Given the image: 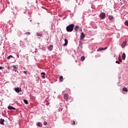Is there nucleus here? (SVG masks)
I'll return each mask as SVG.
<instances>
[{"label": "nucleus", "mask_w": 128, "mask_h": 128, "mask_svg": "<svg viewBox=\"0 0 128 128\" xmlns=\"http://www.w3.org/2000/svg\"><path fill=\"white\" fill-rule=\"evenodd\" d=\"M74 24H70L66 26V30L68 32H72L74 30Z\"/></svg>", "instance_id": "nucleus-1"}, {"label": "nucleus", "mask_w": 128, "mask_h": 128, "mask_svg": "<svg viewBox=\"0 0 128 128\" xmlns=\"http://www.w3.org/2000/svg\"><path fill=\"white\" fill-rule=\"evenodd\" d=\"M100 18H102V20H104V18H106V13L102 12L100 14Z\"/></svg>", "instance_id": "nucleus-2"}, {"label": "nucleus", "mask_w": 128, "mask_h": 128, "mask_svg": "<svg viewBox=\"0 0 128 128\" xmlns=\"http://www.w3.org/2000/svg\"><path fill=\"white\" fill-rule=\"evenodd\" d=\"M78 29H80V30H82V28H80L78 26H76L74 28L75 32H78Z\"/></svg>", "instance_id": "nucleus-3"}, {"label": "nucleus", "mask_w": 128, "mask_h": 128, "mask_svg": "<svg viewBox=\"0 0 128 128\" xmlns=\"http://www.w3.org/2000/svg\"><path fill=\"white\" fill-rule=\"evenodd\" d=\"M14 90L16 92H18H18H22V88H14Z\"/></svg>", "instance_id": "nucleus-4"}, {"label": "nucleus", "mask_w": 128, "mask_h": 128, "mask_svg": "<svg viewBox=\"0 0 128 128\" xmlns=\"http://www.w3.org/2000/svg\"><path fill=\"white\" fill-rule=\"evenodd\" d=\"M107 48V47L105 48H100L97 50V52H102V50H106Z\"/></svg>", "instance_id": "nucleus-5"}, {"label": "nucleus", "mask_w": 128, "mask_h": 128, "mask_svg": "<svg viewBox=\"0 0 128 128\" xmlns=\"http://www.w3.org/2000/svg\"><path fill=\"white\" fill-rule=\"evenodd\" d=\"M108 19L110 20H111V22H113V20H114V18L112 16H109Z\"/></svg>", "instance_id": "nucleus-6"}, {"label": "nucleus", "mask_w": 128, "mask_h": 128, "mask_svg": "<svg viewBox=\"0 0 128 128\" xmlns=\"http://www.w3.org/2000/svg\"><path fill=\"white\" fill-rule=\"evenodd\" d=\"M84 32H82L80 36V40H84Z\"/></svg>", "instance_id": "nucleus-7"}, {"label": "nucleus", "mask_w": 128, "mask_h": 128, "mask_svg": "<svg viewBox=\"0 0 128 128\" xmlns=\"http://www.w3.org/2000/svg\"><path fill=\"white\" fill-rule=\"evenodd\" d=\"M64 98L66 100V102H68V96L67 94H65L64 96Z\"/></svg>", "instance_id": "nucleus-8"}, {"label": "nucleus", "mask_w": 128, "mask_h": 128, "mask_svg": "<svg viewBox=\"0 0 128 128\" xmlns=\"http://www.w3.org/2000/svg\"><path fill=\"white\" fill-rule=\"evenodd\" d=\"M36 36H40V38H42L44 36V35L42 34V33L38 32L36 34Z\"/></svg>", "instance_id": "nucleus-9"}, {"label": "nucleus", "mask_w": 128, "mask_h": 128, "mask_svg": "<svg viewBox=\"0 0 128 128\" xmlns=\"http://www.w3.org/2000/svg\"><path fill=\"white\" fill-rule=\"evenodd\" d=\"M64 42H65V43L64 44H63V46H68V40L66 39H64Z\"/></svg>", "instance_id": "nucleus-10"}, {"label": "nucleus", "mask_w": 128, "mask_h": 128, "mask_svg": "<svg viewBox=\"0 0 128 128\" xmlns=\"http://www.w3.org/2000/svg\"><path fill=\"white\" fill-rule=\"evenodd\" d=\"M52 48H54V46L52 45H50V46L48 47V50H52Z\"/></svg>", "instance_id": "nucleus-11"}, {"label": "nucleus", "mask_w": 128, "mask_h": 128, "mask_svg": "<svg viewBox=\"0 0 128 128\" xmlns=\"http://www.w3.org/2000/svg\"><path fill=\"white\" fill-rule=\"evenodd\" d=\"M10 58H14V57L12 56V55H10L7 58V60H10Z\"/></svg>", "instance_id": "nucleus-12"}, {"label": "nucleus", "mask_w": 128, "mask_h": 128, "mask_svg": "<svg viewBox=\"0 0 128 128\" xmlns=\"http://www.w3.org/2000/svg\"><path fill=\"white\" fill-rule=\"evenodd\" d=\"M4 120L2 119V118H0V124H4Z\"/></svg>", "instance_id": "nucleus-13"}, {"label": "nucleus", "mask_w": 128, "mask_h": 128, "mask_svg": "<svg viewBox=\"0 0 128 128\" xmlns=\"http://www.w3.org/2000/svg\"><path fill=\"white\" fill-rule=\"evenodd\" d=\"M59 80L60 82H63L64 80V77L62 76H60V78H59Z\"/></svg>", "instance_id": "nucleus-14"}, {"label": "nucleus", "mask_w": 128, "mask_h": 128, "mask_svg": "<svg viewBox=\"0 0 128 128\" xmlns=\"http://www.w3.org/2000/svg\"><path fill=\"white\" fill-rule=\"evenodd\" d=\"M8 110H16V108H14L13 106H8Z\"/></svg>", "instance_id": "nucleus-15"}, {"label": "nucleus", "mask_w": 128, "mask_h": 128, "mask_svg": "<svg viewBox=\"0 0 128 128\" xmlns=\"http://www.w3.org/2000/svg\"><path fill=\"white\" fill-rule=\"evenodd\" d=\"M122 60H126V54H124V53L122 54Z\"/></svg>", "instance_id": "nucleus-16"}, {"label": "nucleus", "mask_w": 128, "mask_h": 128, "mask_svg": "<svg viewBox=\"0 0 128 128\" xmlns=\"http://www.w3.org/2000/svg\"><path fill=\"white\" fill-rule=\"evenodd\" d=\"M126 44V42L124 41L122 45V48H124Z\"/></svg>", "instance_id": "nucleus-17"}, {"label": "nucleus", "mask_w": 128, "mask_h": 128, "mask_svg": "<svg viewBox=\"0 0 128 128\" xmlns=\"http://www.w3.org/2000/svg\"><path fill=\"white\" fill-rule=\"evenodd\" d=\"M36 126H42V124L40 122L36 123Z\"/></svg>", "instance_id": "nucleus-18"}, {"label": "nucleus", "mask_w": 128, "mask_h": 128, "mask_svg": "<svg viewBox=\"0 0 128 128\" xmlns=\"http://www.w3.org/2000/svg\"><path fill=\"white\" fill-rule=\"evenodd\" d=\"M41 74H42V78H46V76H46V73L45 72H42Z\"/></svg>", "instance_id": "nucleus-19"}, {"label": "nucleus", "mask_w": 128, "mask_h": 128, "mask_svg": "<svg viewBox=\"0 0 128 128\" xmlns=\"http://www.w3.org/2000/svg\"><path fill=\"white\" fill-rule=\"evenodd\" d=\"M118 60L120 62H122V57H120V55H119V56L118 57Z\"/></svg>", "instance_id": "nucleus-20"}, {"label": "nucleus", "mask_w": 128, "mask_h": 128, "mask_svg": "<svg viewBox=\"0 0 128 128\" xmlns=\"http://www.w3.org/2000/svg\"><path fill=\"white\" fill-rule=\"evenodd\" d=\"M84 60H86V58L84 56H82L81 58H80V60L82 62H84Z\"/></svg>", "instance_id": "nucleus-21"}, {"label": "nucleus", "mask_w": 128, "mask_h": 128, "mask_svg": "<svg viewBox=\"0 0 128 128\" xmlns=\"http://www.w3.org/2000/svg\"><path fill=\"white\" fill-rule=\"evenodd\" d=\"M122 90H123V92H128V88H122Z\"/></svg>", "instance_id": "nucleus-22"}, {"label": "nucleus", "mask_w": 128, "mask_h": 128, "mask_svg": "<svg viewBox=\"0 0 128 128\" xmlns=\"http://www.w3.org/2000/svg\"><path fill=\"white\" fill-rule=\"evenodd\" d=\"M35 80L36 82H38V80H40V77H38V76H36Z\"/></svg>", "instance_id": "nucleus-23"}, {"label": "nucleus", "mask_w": 128, "mask_h": 128, "mask_svg": "<svg viewBox=\"0 0 128 128\" xmlns=\"http://www.w3.org/2000/svg\"><path fill=\"white\" fill-rule=\"evenodd\" d=\"M24 102L26 104H28V100H24Z\"/></svg>", "instance_id": "nucleus-24"}, {"label": "nucleus", "mask_w": 128, "mask_h": 128, "mask_svg": "<svg viewBox=\"0 0 128 128\" xmlns=\"http://www.w3.org/2000/svg\"><path fill=\"white\" fill-rule=\"evenodd\" d=\"M124 24H125V26H128V20L125 22Z\"/></svg>", "instance_id": "nucleus-25"}, {"label": "nucleus", "mask_w": 128, "mask_h": 128, "mask_svg": "<svg viewBox=\"0 0 128 128\" xmlns=\"http://www.w3.org/2000/svg\"><path fill=\"white\" fill-rule=\"evenodd\" d=\"M72 124H76V122L74 120L72 121Z\"/></svg>", "instance_id": "nucleus-26"}, {"label": "nucleus", "mask_w": 128, "mask_h": 128, "mask_svg": "<svg viewBox=\"0 0 128 128\" xmlns=\"http://www.w3.org/2000/svg\"><path fill=\"white\" fill-rule=\"evenodd\" d=\"M44 126H46V124H48V122H46L44 121Z\"/></svg>", "instance_id": "nucleus-27"}, {"label": "nucleus", "mask_w": 128, "mask_h": 128, "mask_svg": "<svg viewBox=\"0 0 128 128\" xmlns=\"http://www.w3.org/2000/svg\"><path fill=\"white\" fill-rule=\"evenodd\" d=\"M12 67L14 68L13 70H14V69L16 68V66H12Z\"/></svg>", "instance_id": "nucleus-28"}, {"label": "nucleus", "mask_w": 128, "mask_h": 128, "mask_svg": "<svg viewBox=\"0 0 128 128\" xmlns=\"http://www.w3.org/2000/svg\"><path fill=\"white\" fill-rule=\"evenodd\" d=\"M26 34H28V36H30V32H26Z\"/></svg>", "instance_id": "nucleus-29"}, {"label": "nucleus", "mask_w": 128, "mask_h": 128, "mask_svg": "<svg viewBox=\"0 0 128 128\" xmlns=\"http://www.w3.org/2000/svg\"><path fill=\"white\" fill-rule=\"evenodd\" d=\"M79 46H82V41L81 40H80V42H79Z\"/></svg>", "instance_id": "nucleus-30"}, {"label": "nucleus", "mask_w": 128, "mask_h": 128, "mask_svg": "<svg viewBox=\"0 0 128 128\" xmlns=\"http://www.w3.org/2000/svg\"><path fill=\"white\" fill-rule=\"evenodd\" d=\"M23 72H24V74H28V73L26 72V71H24Z\"/></svg>", "instance_id": "nucleus-31"}, {"label": "nucleus", "mask_w": 128, "mask_h": 128, "mask_svg": "<svg viewBox=\"0 0 128 128\" xmlns=\"http://www.w3.org/2000/svg\"><path fill=\"white\" fill-rule=\"evenodd\" d=\"M116 64H120L118 61H116Z\"/></svg>", "instance_id": "nucleus-32"}, {"label": "nucleus", "mask_w": 128, "mask_h": 128, "mask_svg": "<svg viewBox=\"0 0 128 128\" xmlns=\"http://www.w3.org/2000/svg\"><path fill=\"white\" fill-rule=\"evenodd\" d=\"M4 67H2V66H0V70H2V69H4Z\"/></svg>", "instance_id": "nucleus-33"}, {"label": "nucleus", "mask_w": 128, "mask_h": 128, "mask_svg": "<svg viewBox=\"0 0 128 128\" xmlns=\"http://www.w3.org/2000/svg\"><path fill=\"white\" fill-rule=\"evenodd\" d=\"M8 68V70H10V67H6Z\"/></svg>", "instance_id": "nucleus-34"}, {"label": "nucleus", "mask_w": 128, "mask_h": 128, "mask_svg": "<svg viewBox=\"0 0 128 128\" xmlns=\"http://www.w3.org/2000/svg\"><path fill=\"white\" fill-rule=\"evenodd\" d=\"M79 64V66H80V64Z\"/></svg>", "instance_id": "nucleus-35"}, {"label": "nucleus", "mask_w": 128, "mask_h": 128, "mask_svg": "<svg viewBox=\"0 0 128 128\" xmlns=\"http://www.w3.org/2000/svg\"><path fill=\"white\" fill-rule=\"evenodd\" d=\"M15 72H16V70H15Z\"/></svg>", "instance_id": "nucleus-36"}]
</instances>
